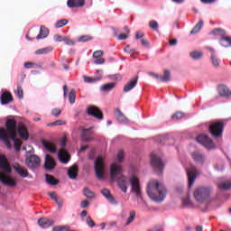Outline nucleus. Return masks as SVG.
Segmentation results:
<instances>
[{
	"label": "nucleus",
	"instance_id": "48",
	"mask_svg": "<svg viewBox=\"0 0 231 231\" xmlns=\"http://www.w3.org/2000/svg\"><path fill=\"white\" fill-rule=\"evenodd\" d=\"M24 68H26L27 69H32L33 68H41V65L34 62H25Z\"/></svg>",
	"mask_w": 231,
	"mask_h": 231
},
{
	"label": "nucleus",
	"instance_id": "11",
	"mask_svg": "<svg viewBox=\"0 0 231 231\" xmlns=\"http://www.w3.org/2000/svg\"><path fill=\"white\" fill-rule=\"evenodd\" d=\"M199 174V172L194 166H192L191 168L187 170L188 183H189V189H190V187H192V185H194Z\"/></svg>",
	"mask_w": 231,
	"mask_h": 231
},
{
	"label": "nucleus",
	"instance_id": "35",
	"mask_svg": "<svg viewBox=\"0 0 231 231\" xmlns=\"http://www.w3.org/2000/svg\"><path fill=\"white\" fill-rule=\"evenodd\" d=\"M116 180L118 181L117 185L119 189H121L122 192H127V180H125V176Z\"/></svg>",
	"mask_w": 231,
	"mask_h": 231
},
{
	"label": "nucleus",
	"instance_id": "59",
	"mask_svg": "<svg viewBox=\"0 0 231 231\" xmlns=\"http://www.w3.org/2000/svg\"><path fill=\"white\" fill-rule=\"evenodd\" d=\"M87 225L88 226H90L91 228H93V226H95V221H93V218H91V217H87Z\"/></svg>",
	"mask_w": 231,
	"mask_h": 231
},
{
	"label": "nucleus",
	"instance_id": "14",
	"mask_svg": "<svg viewBox=\"0 0 231 231\" xmlns=\"http://www.w3.org/2000/svg\"><path fill=\"white\" fill-rule=\"evenodd\" d=\"M87 113L88 115H90V116L97 118V120H102V118H104V115L102 114V111H100V108L95 106H89Z\"/></svg>",
	"mask_w": 231,
	"mask_h": 231
},
{
	"label": "nucleus",
	"instance_id": "31",
	"mask_svg": "<svg viewBox=\"0 0 231 231\" xmlns=\"http://www.w3.org/2000/svg\"><path fill=\"white\" fill-rule=\"evenodd\" d=\"M50 33V31L45 26L42 25L40 29V33L36 36L37 41L40 39H46Z\"/></svg>",
	"mask_w": 231,
	"mask_h": 231
},
{
	"label": "nucleus",
	"instance_id": "16",
	"mask_svg": "<svg viewBox=\"0 0 231 231\" xmlns=\"http://www.w3.org/2000/svg\"><path fill=\"white\" fill-rule=\"evenodd\" d=\"M0 140L4 142L5 145H6L8 149L12 147V143H10L12 138H10V135H7L6 129H5V127H0Z\"/></svg>",
	"mask_w": 231,
	"mask_h": 231
},
{
	"label": "nucleus",
	"instance_id": "20",
	"mask_svg": "<svg viewBox=\"0 0 231 231\" xmlns=\"http://www.w3.org/2000/svg\"><path fill=\"white\" fill-rule=\"evenodd\" d=\"M67 5L69 8H82L86 6V0H68Z\"/></svg>",
	"mask_w": 231,
	"mask_h": 231
},
{
	"label": "nucleus",
	"instance_id": "62",
	"mask_svg": "<svg viewBox=\"0 0 231 231\" xmlns=\"http://www.w3.org/2000/svg\"><path fill=\"white\" fill-rule=\"evenodd\" d=\"M80 207L82 208H88V207H89V201L88 200H83L81 203H80Z\"/></svg>",
	"mask_w": 231,
	"mask_h": 231
},
{
	"label": "nucleus",
	"instance_id": "13",
	"mask_svg": "<svg viewBox=\"0 0 231 231\" xmlns=\"http://www.w3.org/2000/svg\"><path fill=\"white\" fill-rule=\"evenodd\" d=\"M13 169L14 170L16 174L20 176V178H28L30 176V172L28 171V170L24 168V166L19 164L18 162H14L13 164Z\"/></svg>",
	"mask_w": 231,
	"mask_h": 231
},
{
	"label": "nucleus",
	"instance_id": "39",
	"mask_svg": "<svg viewBox=\"0 0 231 231\" xmlns=\"http://www.w3.org/2000/svg\"><path fill=\"white\" fill-rule=\"evenodd\" d=\"M52 51H53V48L45 47V48L39 49V50L35 51L34 53H35V55H46V54L50 53Z\"/></svg>",
	"mask_w": 231,
	"mask_h": 231
},
{
	"label": "nucleus",
	"instance_id": "51",
	"mask_svg": "<svg viewBox=\"0 0 231 231\" xmlns=\"http://www.w3.org/2000/svg\"><path fill=\"white\" fill-rule=\"evenodd\" d=\"M68 23V19H61L56 23V28H62V26H66Z\"/></svg>",
	"mask_w": 231,
	"mask_h": 231
},
{
	"label": "nucleus",
	"instance_id": "3",
	"mask_svg": "<svg viewBox=\"0 0 231 231\" xmlns=\"http://www.w3.org/2000/svg\"><path fill=\"white\" fill-rule=\"evenodd\" d=\"M212 189L210 187H198L193 193V196L198 203H203L210 198Z\"/></svg>",
	"mask_w": 231,
	"mask_h": 231
},
{
	"label": "nucleus",
	"instance_id": "36",
	"mask_svg": "<svg viewBox=\"0 0 231 231\" xmlns=\"http://www.w3.org/2000/svg\"><path fill=\"white\" fill-rule=\"evenodd\" d=\"M220 44L224 48H230L231 47V37L222 36L220 39Z\"/></svg>",
	"mask_w": 231,
	"mask_h": 231
},
{
	"label": "nucleus",
	"instance_id": "15",
	"mask_svg": "<svg viewBox=\"0 0 231 231\" xmlns=\"http://www.w3.org/2000/svg\"><path fill=\"white\" fill-rule=\"evenodd\" d=\"M149 75L156 79L158 82H169L171 80V71L169 70H164L163 76H160L159 74H154L152 72H149Z\"/></svg>",
	"mask_w": 231,
	"mask_h": 231
},
{
	"label": "nucleus",
	"instance_id": "41",
	"mask_svg": "<svg viewBox=\"0 0 231 231\" xmlns=\"http://www.w3.org/2000/svg\"><path fill=\"white\" fill-rule=\"evenodd\" d=\"M218 189H220V190H230L231 189V180H227L222 183L218 184Z\"/></svg>",
	"mask_w": 231,
	"mask_h": 231
},
{
	"label": "nucleus",
	"instance_id": "37",
	"mask_svg": "<svg viewBox=\"0 0 231 231\" xmlns=\"http://www.w3.org/2000/svg\"><path fill=\"white\" fill-rule=\"evenodd\" d=\"M83 79H84V82H86L87 84H93V82H98V80H101L102 76H97V77H95V78H91V77H88V76H84Z\"/></svg>",
	"mask_w": 231,
	"mask_h": 231
},
{
	"label": "nucleus",
	"instance_id": "5",
	"mask_svg": "<svg viewBox=\"0 0 231 231\" xmlns=\"http://www.w3.org/2000/svg\"><path fill=\"white\" fill-rule=\"evenodd\" d=\"M225 129V123L223 121H216L209 125L208 132L213 138H221L223 136V130Z\"/></svg>",
	"mask_w": 231,
	"mask_h": 231
},
{
	"label": "nucleus",
	"instance_id": "63",
	"mask_svg": "<svg viewBox=\"0 0 231 231\" xmlns=\"http://www.w3.org/2000/svg\"><path fill=\"white\" fill-rule=\"evenodd\" d=\"M148 231H163V226H157Z\"/></svg>",
	"mask_w": 231,
	"mask_h": 231
},
{
	"label": "nucleus",
	"instance_id": "22",
	"mask_svg": "<svg viewBox=\"0 0 231 231\" xmlns=\"http://www.w3.org/2000/svg\"><path fill=\"white\" fill-rule=\"evenodd\" d=\"M55 165H57L55 163V160L51 158V155L47 154L45 157V164H44L46 171H53V169H55Z\"/></svg>",
	"mask_w": 231,
	"mask_h": 231
},
{
	"label": "nucleus",
	"instance_id": "30",
	"mask_svg": "<svg viewBox=\"0 0 231 231\" xmlns=\"http://www.w3.org/2000/svg\"><path fill=\"white\" fill-rule=\"evenodd\" d=\"M114 88H116V83H106L100 87V91L108 93V91H113Z\"/></svg>",
	"mask_w": 231,
	"mask_h": 231
},
{
	"label": "nucleus",
	"instance_id": "60",
	"mask_svg": "<svg viewBox=\"0 0 231 231\" xmlns=\"http://www.w3.org/2000/svg\"><path fill=\"white\" fill-rule=\"evenodd\" d=\"M182 203H183V205L185 207H190L192 205V203L190 202V199L189 198L183 199Z\"/></svg>",
	"mask_w": 231,
	"mask_h": 231
},
{
	"label": "nucleus",
	"instance_id": "10",
	"mask_svg": "<svg viewBox=\"0 0 231 231\" xmlns=\"http://www.w3.org/2000/svg\"><path fill=\"white\" fill-rule=\"evenodd\" d=\"M130 184L132 186V192L135 194L136 198H142V187L140 186V180H138V177L134 175L132 176Z\"/></svg>",
	"mask_w": 231,
	"mask_h": 231
},
{
	"label": "nucleus",
	"instance_id": "61",
	"mask_svg": "<svg viewBox=\"0 0 231 231\" xmlns=\"http://www.w3.org/2000/svg\"><path fill=\"white\" fill-rule=\"evenodd\" d=\"M124 51H125V53H130V55H133V53H134V49H131L130 46H126Z\"/></svg>",
	"mask_w": 231,
	"mask_h": 231
},
{
	"label": "nucleus",
	"instance_id": "64",
	"mask_svg": "<svg viewBox=\"0 0 231 231\" xmlns=\"http://www.w3.org/2000/svg\"><path fill=\"white\" fill-rule=\"evenodd\" d=\"M97 60L94 61V64H104L106 62V60L104 58H97Z\"/></svg>",
	"mask_w": 231,
	"mask_h": 231
},
{
	"label": "nucleus",
	"instance_id": "49",
	"mask_svg": "<svg viewBox=\"0 0 231 231\" xmlns=\"http://www.w3.org/2000/svg\"><path fill=\"white\" fill-rule=\"evenodd\" d=\"M88 41H93V37L89 35H83L79 38V42H88Z\"/></svg>",
	"mask_w": 231,
	"mask_h": 231
},
{
	"label": "nucleus",
	"instance_id": "55",
	"mask_svg": "<svg viewBox=\"0 0 231 231\" xmlns=\"http://www.w3.org/2000/svg\"><path fill=\"white\" fill-rule=\"evenodd\" d=\"M63 42H65L67 46H73L75 44V42L68 37H63Z\"/></svg>",
	"mask_w": 231,
	"mask_h": 231
},
{
	"label": "nucleus",
	"instance_id": "58",
	"mask_svg": "<svg viewBox=\"0 0 231 231\" xmlns=\"http://www.w3.org/2000/svg\"><path fill=\"white\" fill-rule=\"evenodd\" d=\"M62 111L60 108H53L51 110L52 116H59V115H60Z\"/></svg>",
	"mask_w": 231,
	"mask_h": 231
},
{
	"label": "nucleus",
	"instance_id": "46",
	"mask_svg": "<svg viewBox=\"0 0 231 231\" xmlns=\"http://www.w3.org/2000/svg\"><path fill=\"white\" fill-rule=\"evenodd\" d=\"M148 26H150L151 30H153V32H158V29L160 28L158 22L154 20L150 21Z\"/></svg>",
	"mask_w": 231,
	"mask_h": 231
},
{
	"label": "nucleus",
	"instance_id": "1",
	"mask_svg": "<svg viewBox=\"0 0 231 231\" xmlns=\"http://www.w3.org/2000/svg\"><path fill=\"white\" fill-rule=\"evenodd\" d=\"M167 188L157 180H151L147 184V195L155 203H162L167 198Z\"/></svg>",
	"mask_w": 231,
	"mask_h": 231
},
{
	"label": "nucleus",
	"instance_id": "28",
	"mask_svg": "<svg viewBox=\"0 0 231 231\" xmlns=\"http://www.w3.org/2000/svg\"><path fill=\"white\" fill-rule=\"evenodd\" d=\"M68 175L70 180H76L77 176H79V167L77 165H73L68 171Z\"/></svg>",
	"mask_w": 231,
	"mask_h": 231
},
{
	"label": "nucleus",
	"instance_id": "7",
	"mask_svg": "<svg viewBox=\"0 0 231 231\" xmlns=\"http://www.w3.org/2000/svg\"><path fill=\"white\" fill-rule=\"evenodd\" d=\"M110 178L113 181L124 178V169L122 168V165L115 162L110 165Z\"/></svg>",
	"mask_w": 231,
	"mask_h": 231
},
{
	"label": "nucleus",
	"instance_id": "23",
	"mask_svg": "<svg viewBox=\"0 0 231 231\" xmlns=\"http://www.w3.org/2000/svg\"><path fill=\"white\" fill-rule=\"evenodd\" d=\"M54 223L55 222L53 220L47 217H42L38 220V225L42 228H50V226H53Z\"/></svg>",
	"mask_w": 231,
	"mask_h": 231
},
{
	"label": "nucleus",
	"instance_id": "50",
	"mask_svg": "<svg viewBox=\"0 0 231 231\" xmlns=\"http://www.w3.org/2000/svg\"><path fill=\"white\" fill-rule=\"evenodd\" d=\"M134 217H136V212L130 211V217H128L125 225H131V223H133V221H134Z\"/></svg>",
	"mask_w": 231,
	"mask_h": 231
},
{
	"label": "nucleus",
	"instance_id": "56",
	"mask_svg": "<svg viewBox=\"0 0 231 231\" xmlns=\"http://www.w3.org/2000/svg\"><path fill=\"white\" fill-rule=\"evenodd\" d=\"M69 228L68 226H58L52 228V231H62V230H68Z\"/></svg>",
	"mask_w": 231,
	"mask_h": 231
},
{
	"label": "nucleus",
	"instance_id": "12",
	"mask_svg": "<svg viewBox=\"0 0 231 231\" xmlns=\"http://www.w3.org/2000/svg\"><path fill=\"white\" fill-rule=\"evenodd\" d=\"M25 163L29 169H37L41 165V159L37 155H31L26 158Z\"/></svg>",
	"mask_w": 231,
	"mask_h": 231
},
{
	"label": "nucleus",
	"instance_id": "57",
	"mask_svg": "<svg viewBox=\"0 0 231 231\" xmlns=\"http://www.w3.org/2000/svg\"><path fill=\"white\" fill-rule=\"evenodd\" d=\"M102 55H104V51H96L93 53V58L94 59H100L102 57Z\"/></svg>",
	"mask_w": 231,
	"mask_h": 231
},
{
	"label": "nucleus",
	"instance_id": "52",
	"mask_svg": "<svg viewBox=\"0 0 231 231\" xmlns=\"http://www.w3.org/2000/svg\"><path fill=\"white\" fill-rule=\"evenodd\" d=\"M55 125H66V121L56 120L52 123L48 124V126H55Z\"/></svg>",
	"mask_w": 231,
	"mask_h": 231
},
{
	"label": "nucleus",
	"instance_id": "25",
	"mask_svg": "<svg viewBox=\"0 0 231 231\" xmlns=\"http://www.w3.org/2000/svg\"><path fill=\"white\" fill-rule=\"evenodd\" d=\"M91 134V128L83 129L80 134V138L84 142H93V136Z\"/></svg>",
	"mask_w": 231,
	"mask_h": 231
},
{
	"label": "nucleus",
	"instance_id": "18",
	"mask_svg": "<svg viewBox=\"0 0 231 231\" xmlns=\"http://www.w3.org/2000/svg\"><path fill=\"white\" fill-rule=\"evenodd\" d=\"M137 84H138V76H135L128 83L125 85L123 88L124 93H129V91L136 88Z\"/></svg>",
	"mask_w": 231,
	"mask_h": 231
},
{
	"label": "nucleus",
	"instance_id": "4",
	"mask_svg": "<svg viewBox=\"0 0 231 231\" xmlns=\"http://www.w3.org/2000/svg\"><path fill=\"white\" fill-rule=\"evenodd\" d=\"M151 165L152 167L153 171L158 175L162 176L163 174V171L165 169V162L162 160V158L154 153L151 155Z\"/></svg>",
	"mask_w": 231,
	"mask_h": 231
},
{
	"label": "nucleus",
	"instance_id": "9",
	"mask_svg": "<svg viewBox=\"0 0 231 231\" xmlns=\"http://www.w3.org/2000/svg\"><path fill=\"white\" fill-rule=\"evenodd\" d=\"M197 142L199 143H201L206 149H216V143H214V141L211 140L208 135L206 134H200L197 137Z\"/></svg>",
	"mask_w": 231,
	"mask_h": 231
},
{
	"label": "nucleus",
	"instance_id": "43",
	"mask_svg": "<svg viewBox=\"0 0 231 231\" xmlns=\"http://www.w3.org/2000/svg\"><path fill=\"white\" fill-rule=\"evenodd\" d=\"M11 140L14 142V149L16 152H19V151H21V146L23 145V141H21V139H17L16 137Z\"/></svg>",
	"mask_w": 231,
	"mask_h": 231
},
{
	"label": "nucleus",
	"instance_id": "29",
	"mask_svg": "<svg viewBox=\"0 0 231 231\" xmlns=\"http://www.w3.org/2000/svg\"><path fill=\"white\" fill-rule=\"evenodd\" d=\"M191 156H192V159L194 160V162H196L197 163H203V162H205V155H203L199 152H194L191 154Z\"/></svg>",
	"mask_w": 231,
	"mask_h": 231
},
{
	"label": "nucleus",
	"instance_id": "21",
	"mask_svg": "<svg viewBox=\"0 0 231 231\" xmlns=\"http://www.w3.org/2000/svg\"><path fill=\"white\" fill-rule=\"evenodd\" d=\"M217 89L220 97H224L225 98H228V97H231L230 88H228V87H226V85H220L217 87Z\"/></svg>",
	"mask_w": 231,
	"mask_h": 231
},
{
	"label": "nucleus",
	"instance_id": "33",
	"mask_svg": "<svg viewBox=\"0 0 231 231\" xmlns=\"http://www.w3.org/2000/svg\"><path fill=\"white\" fill-rule=\"evenodd\" d=\"M115 116L116 120L120 122V124H125V122H127V117L125 116L120 109H116Z\"/></svg>",
	"mask_w": 231,
	"mask_h": 231
},
{
	"label": "nucleus",
	"instance_id": "34",
	"mask_svg": "<svg viewBox=\"0 0 231 231\" xmlns=\"http://www.w3.org/2000/svg\"><path fill=\"white\" fill-rule=\"evenodd\" d=\"M42 143L43 147H45V149H47V151H49L50 152H57V148H55V144H53L52 143L42 140Z\"/></svg>",
	"mask_w": 231,
	"mask_h": 231
},
{
	"label": "nucleus",
	"instance_id": "27",
	"mask_svg": "<svg viewBox=\"0 0 231 231\" xmlns=\"http://www.w3.org/2000/svg\"><path fill=\"white\" fill-rule=\"evenodd\" d=\"M101 193L103 194V196L105 198L107 199V201H109L111 203V205H116V200L115 199V197H113V195H111V191H109V189H103L101 190Z\"/></svg>",
	"mask_w": 231,
	"mask_h": 231
},
{
	"label": "nucleus",
	"instance_id": "42",
	"mask_svg": "<svg viewBox=\"0 0 231 231\" xmlns=\"http://www.w3.org/2000/svg\"><path fill=\"white\" fill-rule=\"evenodd\" d=\"M83 194L88 199H93V198H95V192H93L91 189H89V188H85L83 189Z\"/></svg>",
	"mask_w": 231,
	"mask_h": 231
},
{
	"label": "nucleus",
	"instance_id": "8",
	"mask_svg": "<svg viewBox=\"0 0 231 231\" xmlns=\"http://www.w3.org/2000/svg\"><path fill=\"white\" fill-rule=\"evenodd\" d=\"M94 169L97 180H104V174L106 172V168L104 166V159L102 157H97L94 162Z\"/></svg>",
	"mask_w": 231,
	"mask_h": 231
},
{
	"label": "nucleus",
	"instance_id": "54",
	"mask_svg": "<svg viewBox=\"0 0 231 231\" xmlns=\"http://www.w3.org/2000/svg\"><path fill=\"white\" fill-rule=\"evenodd\" d=\"M124 158H125V153H124V151H119L117 153V162L122 163V162H124Z\"/></svg>",
	"mask_w": 231,
	"mask_h": 231
},
{
	"label": "nucleus",
	"instance_id": "45",
	"mask_svg": "<svg viewBox=\"0 0 231 231\" xmlns=\"http://www.w3.org/2000/svg\"><path fill=\"white\" fill-rule=\"evenodd\" d=\"M77 98V92L74 88H72L69 94V104H75V100Z\"/></svg>",
	"mask_w": 231,
	"mask_h": 231
},
{
	"label": "nucleus",
	"instance_id": "6",
	"mask_svg": "<svg viewBox=\"0 0 231 231\" xmlns=\"http://www.w3.org/2000/svg\"><path fill=\"white\" fill-rule=\"evenodd\" d=\"M17 121L14 118H8L5 121L6 134L11 139H14L17 136Z\"/></svg>",
	"mask_w": 231,
	"mask_h": 231
},
{
	"label": "nucleus",
	"instance_id": "17",
	"mask_svg": "<svg viewBox=\"0 0 231 231\" xmlns=\"http://www.w3.org/2000/svg\"><path fill=\"white\" fill-rule=\"evenodd\" d=\"M18 134L22 140H28L30 138V133L28 132V128L23 124H19L17 128Z\"/></svg>",
	"mask_w": 231,
	"mask_h": 231
},
{
	"label": "nucleus",
	"instance_id": "26",
	"mask_svg": "<svg viewBox=\"0 0 231 231\" xmlns=\"http://www.w3.org/2000/svg\"><path fill=\"white\" fill-rule=\"evenodd\" d=\"M48 195L50 196L51 199H52V201H55L59 208H62V205H64V199L59 198L55 192H49Z\"/></svg>",
	"mask_w": 231,
	"mask_h": 231
},
{
	"label": "nucleus",
	"instance_id": "44",
	"mask_svg": "<svg viewBox=\"0 0 231 231\" xmlns=\"http://www.w3.org/2000/svg\"><path fill=\"white\" fill-rule=\"evenodd\" d=\"M190 57L191 59H194V60H199V59H201V57H203V52L202 51H192L190 52Z\"/></svg>",
	"mask_w": 231,
	"mask_h": 231
},
{
	"label": "nucleus",
	"instance_id": "40",
	"mask_svg": "<svg viewBox=\"0 0 231 231\" xmlns=\"http://www.w3.org/2000/svg\"><path fill=\"white\" fill-rule=\"evenodd\" d=\"M45 178H46V182L49 185H59V180L55 179V177H53L50 174H46Z\"/></svg>",
	"mask_w": 231,
	"mask_h": 231
},
{
	"label": "nucleus",
	"instance_id": "24",
	"mask_svg": "<svg viewBox=\"0 0 231 231\" xmlns=\"http://www.w3.org/2000/svg\"><path fill=\"white\" fill-rule=\"evenodd\" d=\"M58 158L61 163H68V162L70 160L69 154L64 149L58 152Z\"/></svg>",
	"mask_w": 231,
	"mask_h": 231
},
{
	"label": "nucleus",
	"instance_id": "47",
	"mask_svg": "<svg viewBox=\"0 0 231 231\" xmlns=\"http://www.w3.org/2000/svg\"><path fill=\"white\" fill-rule=\"evenodd\" d=\"M14 93L19 98H24V92L23 90V87L20 85L17 86V89L14 91Z\"/></svg>",
	"mask_w": 231,
	"mask_h": 231
},
{
	"label": "nucleus",
	"instance_id": "32",
	"mask_svg": "<svg viewBox=\"0 0 231 231\" xmlns=\"http://www.w3.org/2000/svg\"><path fill=\"white\" fill-rule=\"evenodd\" d=\"M208 50H209V52L211 54V62L212 65L215 68H219V60H217V58L216 57V51L212 49V47H208Z\"/></svg>",
	"mask_w": 231,
	"mask_h": 231
},
{
	"label": "nucleus",
	"instance_id": "38",
	"mask_svg": "<svg viewBox=\"0 0 231 231\" xmlns=\"http://www.w3.org/2000/svg\"><path fill=\"white\" fill-rule=\"evenodd\" d=\"M203 28V20H199V23L194 26V28L190 31V34L194 35L201 31Z\"/></svg>",
	"mask_w": 231,
	"mask_h": 231
},
{
	"label": "nucleus",
	"instance_id": "19",
	"mask_svg": "<svg viewBox=\"0 0 231 231\" xmlns=\"http://www.w3.org/2000/svg\"><path fill=\"white\" fill-rule=\"evenodd\" d=\"M0 102L2 106H6L7 104H10V102H14V97L12 96V93L10 92H4L0 96Z\"/></svg>",
	"mask_w": 231,
	"mask_h": 231
},
{
	"label": "nucleus",
	"instance_id": "2",
	"mask_svg": "<svg viewBox=\"0 0 231 231\" xmlns=\"http://www.w3.org/2000/svg\"><path fill=\"white\" fill-rule=\"evenodd\" d=\"M0 169L4 172L0 171V181L3 185L7 187H17V180L12 177L7 176L6 174L12 173V167L8 163V159L5 155L0 154Z\"/></svg>",
	"mask_w": 231,
	"mask_h": 231
},
{
	"label": "nucleus",
	"instance_id": "53",
	"mask_svg": "<svg viewBox=\"0 0 231 231\" xmlns=\"http://www.w3.org/2000/svg\"><path fill=\"white\" fill-rule=\"evenodd\" d=\"M183 116H185V115L183 114V112H176L173 116H171L172 120L176 119V120H181V118H183Z\"/></svg>",
	"mask_w": 231,
	"mask_h": 231
}]
</instances>
